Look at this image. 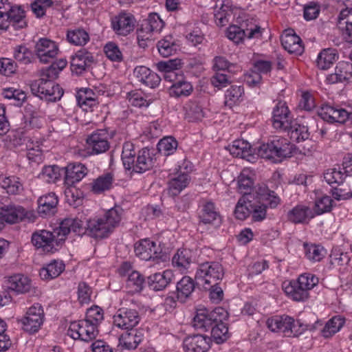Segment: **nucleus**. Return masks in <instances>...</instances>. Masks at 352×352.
<instances>
[{
	"instance_id": "f257e3e1",
	"label": "nucleus",
	"mask_w": 352,
	"mask_h": 352,
	"mask_svg": "<svg viewBox=\"0 0 352 352\" xmlns=\"http://www.w3.org/2000/svg\"><path fill=\"white\" fill-rule=\"evenodd\" d=\"M230 154L236 157H241L251 162L254 159L256 148L243 140H236L232 145L227 147ZM257 149V155L261 158L272 160L274 162H280L283 158L290 157L296 153V147L287 139L276 138L271 142L263 144Z\"/></svg>"
},
{
	"instance_id": "f03ea898",
	"label": "nucleus",
	"mask_w": 352,
	"mask_h": 352,
	"mask_svg": "<svg viewBox=\"0 0 352 352\" xmlns=\"http://www.w3.org/2000/svg\"><path fill=\"white\" fill-rule=\"evenodd\" d=\"M69 222L65 218L53 232L46 230L34 232L31 239L33 245L37 249H42L44 252H54L57 250L56 247L61 245L70 233Z\"/></svg>"
},
{
	"instance_id": "7ed1b4c3",
	"label": "nucleus",
	"mask_w": 352,
	"mask_h": 352,
	"mask_svg": "<svg viewBox=\"0 0 352 352\" xmlns=\"http://www.w3.org/2000/svg\"><path fill=\"white\" fill-rule=\"evenodd\" d=\"M47 72L43 69L41 71V78L32 81L30 86L32 93L42 100L48 102L59 100L63 95V89L54 80L55 78H48Z\"/></svg>"
},
{
	"instance_id": "20e7f679",
	"label": "nucleus",
	"mask_w": 352,
	"mask_h": 352,
	"mask_svg": "<svg viewBox=\"0 0 352 352\" xmlns=\"http://www.w3.org/2000/svg\"><path fill=\"white\" fill-rule=\"evenodd\" d=\"M67 221H71L69 222L71 225L69 226L70 232H74L80 236L87 234L93 238L102 239L109 234V228L104 226L101 218L87 220L85 222L78 217L67 218Z\"/></svg>"
},
{
	"instance_id": "39448f33",
	"label": "nucleus",
	"mask_w": 352,
	"mask_h": 352,
	"mask_svg": "<svg viewBox=\"0 0 352 352\" xmlns=\"http://www.w3.org/2000/svg\"><path fill=\"white\" fill-rule=\"evenodd\" d=\"M228 312L223 307H218L213 310L206 307L199 308L193 318L192 324L193 327L201 331H208L215 322L227 320Z\"/></svg>"
},
{
	"instance_id": "423d86ee",
	"label": "nucleus",
	"mask_w": 352,
	"mask_h": 352,
	"mask_svg": "<svg viewBox=\"0 0 352 352\" xmlns=\"http://www.w3.org/2000/svg\"><path fill=\"white\" fill-rule=\"evenodd\" d=\"M224 276L222 265L218 262H206L199 265L195 280L197 284L201 285L206 289V285H210L221 280Z\"/></svg>"
},
{
	"instance_id": "0eeeda50",
	"label": "nucleus",
	"mask_w": 352,
	"mask_h": 352,
	"mask_svg": "<svg viewBox=\"0 0 352 352\" xmlns=\"http://www.w3.org/2000/svg\"><path fill=\"white\" fill-rule=\"evenodd\" d=\"M134 252L140 259L153 260L157 263L164 262L167 258L166 254L162 252L160 245L147 239L137 242L134 245Z\"/></svg>"
},
{
	"instance_id": "6e6552de",
	"label": "nucleus",
	"mask_w": 352,
	"mask_h": 352,
	"mask_svg": "<svg viewBox=\"0 0 352 352\" xmlns=\"http://www.w3.org/2000/svg\"><path fill=\"white\" fill-rule=\"evenodd\" d=\"M98 329L85 319L71 322L67 330V335L74 340L79 339L84 342H90L96 338Z\"/></svg>"
},
{
	"instance_id": "1a4fd4ad",
	"label": "nucleus",
	"mask_w": 352,
	"mask_h": 352,
	"mask_svg": "<svg viewBox=\"0 0 352 352\" xmlns=\"http://www.w3.org/2000/svg\"><path fill=\"white\" fill-rule=\"evenodd\" d=\"M261 36V28L257 25L243 21L240 26L232 25L227 30V36L236 43L242 41L245 37L252 38Z\"/></svg>"
},
{
	"instance_id": "9d476101",
	"label": "nucleus",
	"mask_w": 352,
	"mask_h": 352,
	"mask_svg": "<svg viewBox=\"0 0 352 352\" xmlns=\"http://www.w3.org/2000/svg\"><path fill=\"white\" fill-rule=\"evenodd\" d=\"M43 321L44 311L42 306L38 303L30 307L26 315L21 319L23 329L30 333L37 332Z\"/></svg>"
},
{
	"instance_id": "9b49d317",
	"label": "nucleus",
	"mask_w": 352,
	"mask_h": 352,
	"mask_svg": "<svg viewBox=\"0 0 352 352\" xmlns=\"http://www.w3.org/2000/svg\"><path fill=\"white\" fill-rule=\"evenodd\" d=\"M140 316L135 309L120 308L113 316V324L118 328L129 330L134 329L140 321Z\"/></svg>"
},
{
	"instance_id": "f8f14e48",
	"label": "nucleus",
	"mask_w": 352,
	"mask_h": 352,
	"mask_svg": "<svg viewBox=\"0 0 352 352\" xmlns=\"http://www.w3.org/2000/svg\"><path fill=\"white\" fill-rule=\"evenodd\" d=\"M58 52L56 43L47 38H40L35 44L34 54L42 63H48L53 60Z\"/></svg>"
},
{
	"instance_id": "ddd939ff",
	"label": "nucleus",
	"mask_w": 352,
	"mask_h": 352,
	"mask_svg": "<svg viewBox=\"0 0 352 352\" xmlns=\"http://www.w3.org/2000/svg\"><path fill=\"white\" fill-rule=\"evenodd\" d=\"M164 25L158 14L151 13L148 18L143 20L140 27L137 30V35L144 39H151L154 32H160Z\"/></svg>"
},
{
	"instance_id": "4468645a",
	"label": "nucleus",
	"mask_w": 352,
	"mask_h": 352,
	"mask_svg": "<svg viewBox=\"0 0 352 352\" xmlns=\"http://www.w3.org/2000/svg\"><path fill=\"white\" fill-rule=\"evenodd\" d=\"M94 63L93 54L85 49H81L72 57L71 71L77 76L82 75L89 70Z\"/></svg>"
},
{
	"instance_id": "2eb2a0df",
	"label": "nucleus",
	"mask_w": 352,
	"mask_h": 352,
	"mask_svg": "<svg viewBox=\"0 0 352 352\" xmlns=\"http://www.w3.org/2000/svg\"><path fill=\"white\" fill-rule=\"evenodd\" d=\"M272 331L282 332L287 337L294 336L297 331L293 318L288 316H276L267 321Z\"/></svg>"
},
{
	"instance_id": "dca6fc26",
	"label": "nucleus",
	"mask_w": 352,
	"mask_h": 352,
	"mask_svg": "<svg viewBox=\"0 0 352 352\" xmlns=\"http://www.w3.org/2000/svg\"><path fill=\"white\" fill-rule=\"evenodd\" d=\"M294 120L285 102H278L273 111L272 124L276 129L286 131Z\"/></svg>"
},
{
	"instance_id": "f3484780",
	"label": "nucleus",
	"mask_w": 352,
	"mask_h": 352,
	"mask_svg": "<svg viewBox=\"0 0 352 352\" xmlns=\"http://www.w3.org/2000/svg\"><path fill=\"white\" fill-rule=\"evenodd\" d=\"M351 113L344 109L335 107L329 104L322 105L318 111V116L329 123H344L351 117Z\"/></svg>"
},
{
	"instance_id": "a211bd4d",
	"label": "nucleus",
	"mask_w": 352,
	"mask_h": 352,
	"mask_svg": "<svg viewBox=\"0 0 352 352\" xmlns=\"http://www.w3.org/2000/svg\"><path fill=\"white\" fill-rule=\"evenodd\" d=\"M346 8L339 15L338 28L344 37L352 43V0H343Z\"/></svg>"
},
{
	"instance_id": "6ab92c4d",
	"label": "nucleus",
	"mask_w": 352,
	"mask_h": 352,
	"mask_svg": "<svg viewBox=\"0 0 352 352\" xmlns=\"http://www.w3.org/2000/svg\"><path fill=\"white\" fill-rule=\"evenodd\" d=\"M211 338L201 334H195L186 337L183 342L186 352H207L210 348Z\"/></svg>"
},
{
	"instance_id": "aec40b11",
	"label": "nucleus",
	"mask_w": 352,
	"mask_h": 352,
	"mask_svg": "<svg viewBox=\"0 0 352 352\" xmlns=\"http://www.w3.org/2000/svg\"><path fill=\"white\" fill-rule=\"evenodd\" d=\"M134 75L138 81L153 89L157 87L161 81V78L156 73L145 66L136 67Z\"/></svg>"
},
{
	"instance_id": "412c9836",
	"label": "nucleus",
	"mask_w": 352,
	"mask_h": 352,
	"mask_svg": "<svg viewBox=\"0 0 352 352\" xmlns=\"http://www.w3.org/2000/svg\"><path fill=\"white\" fill-rule=\"evenodd\" d=\"M7 287L16 294H25L32 289L31 280L23 274H14L8 278Z\"/></svg>"
},
{
	"instance_id": "4be33fe9",
	"label": "nucleus",
	"mask_w": 352,
	"mask_h": 352,
	"mask_svg": "<svg viewBox=\"0 0 352 352\" xmlns=\"http://www.w3.org/2000/svg\"><path fill=\"white\" fill-rule=\"evenodd\" d=\"M85 170L86 168L81 164H70L63 168L62 173L65 183L72 186L80 181L87 174Z\"/></svg>"
},
{
	"instance_id": "5701e85b",
	"label": "nucleus",
	"mask_w": 352,
	"mask_h": 352,
	"mask_svg": "<svg viewBox=\"0 0 352 352\" xmlns=\"http://www.w3.org/2000/svg\"><path fill=\"white\" fill-rule=\"evenodd\" d=\"M174 278V274L170 270H165L162 273H155L148 277V284L154 291L163 290Z\"/></svg>"
},
{
	"instance_id": "b1692460",
	"label": "nucleus",
	"mask_w": 352,
	"mask_h": 352,
	"mask_svg": "<svg viewBox=\"0 0 352 352\" xmlns=\"http://www.w3.org/2000/svg\"><path fill=\"white\" fill-rule=\"evenodd\" d=\"M0 215L2 221L9 223H16L23 219L25 212L21 206L8 205L1 208Z\"/></svg>"
},
{
	"instance_id": "393cba45",
	"label": "nucleus",
	"mask_w": 352,
	"mask_h": 352,
	"mask_svg": "<svg viewBox=\"0 0 352 352\" xmlns=\"http://www.w3.org/2000/svg\"><path fill=\"white\" fill-rule=\"evenodd\" d=\"M352 76V63L349 62H340L335 69V73L329 75L327 80L334 84L349 80Z\"/></svg>"
},
{
	"instance_id": "a878e982",
	"label": "nucleus",
	"mask_w": 352,
	"mask_h": 352,
	"mask_svg": "<svg viewBox=\"0 0 352 352\" xmlns=\"http://www.w3.org/2000/svg\"><path fill=\"white\" fill-rule=\"evenodd\" d=\"M5 21L8 22V28L11 25L14 30L24 28L27 26V23L25 21V12L20 6H13L8 10L6 17Z\"/></svg>"
},
{
	"instance_id": "bb28decb",
	"label": "nucleus",
	"mask_w": 352,
	"mask_h": 352,
	"mask_svg": "<svg viewBox=\"0 0 352 352\" xmlns=\"http://www.w3.org/2000/svg\"><path fill=\"white\" fill-rule=\"evenodd\" d=\"M256 196L258 203H265L271 208H275L280 203V199L276 194L268 189L265 185H261L256 187Z\"/></svg>"
},
{
	"instance_id": "cd10ccee",
	"label": "nucleus",
	"mask_w": 352,
	"mask_h": 352,
	"mask_svg": "<svg viewBox=\"0 0 352 352\" xmlns=\"http://www.w3.org/2000/svg\"><path fill=\"white\" fill-rule=\"evenodd\" d=\"M281 44L289 54L300 55L304 52L301 38L296 34H285L281 36Z\"/></svg>"
},
{
	"instance_id": "c85d7f7f",
	"label": "nucleus",
	"mask_w": 352,
	"mask_h": 352,
	"mask_svg": "<svg viewBox=\"0 0 352 352\" xmlns=\"http://www.w3.org/2000/svg\"><path fill=\"white\" fill-rule=\"evenodd\" d=\"M112 27L117 34L126 36L133 30V18L126 14H121L112 21Z\"/></svg>"
},
{
	"instance_id": "c756f323",
	"label": "nucleus",
	"mask_w": 352,
	"mask_h": 352,
	"mask_svg": "<svg viewBox=\"0 0 352 352\" xmlns=\"http://www.w3.org/2000/svg\"><path fill=\"white\" fill-rule=\"evenodd\" d=\"M142 340V334L136 329L126 330L119 338V344L128 350L135 349Z\"/></svg>"
},
{
	"instance_id": "7c9ffc66",
	"label": "nucleus",
	"mask_w": 352,
	"mask_h": 352,
	"mask_svg": "<svg viewBox=\"0 0 352 352\" xmlns=\"http://www.w3.org/2000/svg\"><path fill=\"white\" fill-rule=\"evenodd\" d=\"M254 195H243L237 202L234 210V215L239 220L245 219L250 214Z\"/></svg>"
},
{
	"instance_id": "2f4dec72",
	"label": "nucleus",
	"mask_w": 352,
	"mask_h": 352,
	"mask_svg": "<svg viewBox=\"0 0 352 352\" xmlns=\"http://www.w3.org/2000/svg\"><path fill=\"white\" fill-rule=\"evenodd\" d=\"M199 219L204 224L219 225L221 221V216L216 210L214 204L210 201L204 205Z\"/></svg>"
},
{
	"instance_id": "473e14b6",
	"label": "nucleus",
	"mask_w": 352,
	"mask_h": 352,
	"mask_svg": "<svg viewBox=\"0 0 352 352\" xmlns=\"http://www.w3.org/2000/svg\"><path fill=\"white\" fill-rule=\"evenodd\" d=\"M62 261L53 260L41 269L39 275L42 279H53L58 277L65 270Z\"/></svg>"
},
{
	"instance_id": "72a5a7b5",
	"label": "nucleus",
	"mask_w": 352,
	"mask_h": 352,
	"mask_svg": "<svg viewBox=\"0 0 352 352\" xmlns=\"http://www.w3.org/2000/svg\"><path fill=\"white\" fill-rule=\"evenodd\" d=\"M0 186L10 195H18L23 190L19 178L15 176L0 175Z\"/></svg>"
},
{
	"instance_id": "f704fd0d",
	"label": "nucleus",
	"mask_w": 352,
	"mask_h": 352,
	"mask_svg": "<svg viewBox=\"0 0 352 352\" xmlns=\"http://www.w3.org/2000/svg\"><path fill=\"white\" fill-rule=\"evenodd\" d=\"M338 58L337 50L327 48L322 50L318 56L316 64L320 69H329Z\"/></svg>"
},
{
	"instance_id": "c9c22d12",
	"label": "nucleus",
	"mask_w": 352,
	"mask_h": 352,
	"mask_svg": "<svg viewBox=\"0 0 352 352\" xmlns=\"http://www.w3.org/2000/svg\"><path fill=\"white\" fill-rule=\"evenodd\" d=\"M153 158L150 154V150L144 148L139 151L134 171L139 173H144L150 169L153 166Z\"/></svg>"
},
{
	"instance_id": "e433bc0d",
	"label": "nucleus",
	"mask_w": 352,
	"mask_h": 352,
	"mask_svg": "<svg viewBox=\"0 0 352 352\" xmlns=\"http://www.w3.org/2000/svg\"><path fill=\"white\" fill-rule=\"evenodd\" d=\"M88 148L91 149V153L99 154L105 152L109 148L108 141L103 138L101 135L91 134L87 139Z\"/></svg>"
},
{
	"instance_id": "4c0bfd02",
	"label": "nucleus",
	"mask_w": 352,
	"mask_h": 352,
	"mask_svg": "<svg viewBox=\"0 0 352 352\" xmlns=\"http://www.w3.org/2000/svg\"><path fill=\"white\" fill-rule=\"evenodd\" d=\"M58 204V198L55 193L51 192L39 197L38 200V212L39 214H47L56 208Z\"/></svg>"
},
{
	"instance_id": "58836bf2",
	"label": "nucleus",
	"mask_w": 352,
	"mask_h": 352,
	"mask_svg": "<svg viewBox=\"0 0 352 352\" xmlns=\"http://www.w3.org/2000/svg\"><path fill=\"white\" fill-rule=\"evenodd\" d=\"M313 217L310 208L303 206H296L287 213L289 221L294 223H303L307 219Z\"/></svg>"
},
{
	"instance_id": "ea45409f",
	"label": "nucleus",
	"mask_w": 352,
	"mask_h": 352,
	"mask_svg": "<svg viewBox=\"0 0 352 352\" xmlns=\"http://www.w3.org/2000/svg\"><path fill=\"white\" fill-rule=\"evenodd\" d=\"M122 209L120 207H115L109 210L103 218H101L104 226L109 228L111 233L118 226L122 218Z\"/></svg>"
},
{
	"instance_id": "a19ab883",
	"label": "nucleus",
	"mask_w": 352,
	"mask_h": 352,
	"mask_svg": "<svg viewBox=\"0 0 352 352\" xmlns=\"http://www.w3.org/2000/svg\"><path fill=\"white\" fill-rule=\"evenodd\" d=\"M181 78H182L181 76ZM193 90L192 85L184 80L178 79L169 89V94L171 96L182 97L189 96Z\"/></svg>"
},
{
	"instance_id": "79ce46f5",
	"label": "nucleus",
	"mask_w": 352,
	"mask_h": 352,
	"mask_svg": "<svg viewBox=\"0 0 352 352\" xmlns=\"http://www.w3.org/2000/svg\"><path fill=\"white\" fill-rule=\"evenodd\" d=\"M195 289V283L193 280L189 276L183 277L177 283V298L184 300L189 297Z\"/></svg>"
},
{
	"instance_id": "37998d69",
	"label": "nucleus",
	"mask_w": 352,
	"mask_h": 352,
	"mask_svg": "<svg viewBox=\"0 0 352 352\" xmlns=\"http://www.w3.org/2000/svg\"><path fill=\"white\" fill-rule=\"evenodd\" d=\"M67 39L72 45L83 46L89 41V35L84 29L77 28L67 31Z\"/></svg>"
},
{
	"instance_id": "c03bdc74",
	"label": "nucleus",
	"mask_w": 352,
	"mask_h": 352,
	"mask_svg": "<svg viewBox=\"0 0 352 352\" xmlns=\"http://www.w3.org/2000/svg\"><path fill=\"white\" fill-rule=\"evenodd\" d=\"M189 181V176L186 173L179 175L173 178L168 183V191L171 196H177L185 188Z\"/></svg>"
},
{
	"instance_id": "a18cd8bd",
	"label": "nucleus",
	"mask_w": 352,
	"mask_h": 352,
	"mask_svg": "<svg viewBox=\"0 0 352 352\" xmlns=\"http://www.w3.org/2000/svg\"><path fill=\"white\" fill-rule=\"evenodd\" d=\"M344 324V318L337 316L330 319L322 330V335L324 338H330L340 331Z\"/></svg>"
},
{
	"instance_id": "49530a36",
	"label": "nucleus",
	"mask_w": 352,
	"mask_h": 352,
	"mask_svg": "<svg viewBox=\"0 0 352 352\" xmlns=\"http://www.w3.org/2000/svg\"><path fill=\"white\" fill-rule=\"evenodd\" d=\"M238 188L243 195H252V190L254 186V179L250 176V173L247 170H243L238 177Z\"/></svg>"
},
{
	"instance_id": "de8ad7c7",
	"label": "nucleus",
	"mask_w": 352,
	"mask_h": 352,
	"mask_svg": "<svg viewBox=\"0 0 352 352\" xmlns=\"http://www.w3.org/2000/svg\"><path fill=\"white\" fill-rule=\"evenodd\" d=\"M192 253L188 249H179L172 259L173 264L178 267L187 268L192 263Z\"/></svg>"
},
{
	"instance_id": "09e8293b",
	"label": "nucleus",
	"mask_w": 352,
	"mask_h": 352,
	"mask_svg": "<svg viewBox=\"0 0 352 352\" xmlns=\"http://www.w3.org/2000/svg\"><path fill=\"white\" fill-rule=\"evenodd\" d=\"M285 292L295 301H304L309 297V293L298 283H289L285 287Z\"/></svg>"
},
{
	"instance_id": "8fccbe9b",
	"label": "nucleus",
	"mask_w": 352,
	"mask_h": 352,
	"mask_svg": "<svg viewBox=\"0 0 352 352\" xmlns=\"http://www.w3.org/2000/svg\"><path fill=\"white\" fill-rule=\"evenodd\" d=\"M159 53L164 57L173 55L177 51V45L171 36H166L157 44Z\"/></svg>"
},
{
	"instance_id": "3c124183",
	"label": "nucleus",
	"mask_w": 352,
	"mask_h": 352,
	"mask_svg": "<svg viewBox=\"0 0 352 352\" xmlns=\"http://www.w3.org/2000/svg\"><path fill=\"white\" fill-rule=\"evenodd\" d=\"M286 131L289 133L290 138L298 142L307 140L309 136L307 126L299 124L295 121L292 124V127Z\"/></svg>"
},
{
	"instance_id": "603ef678",
	"label": "nucleus",
	"mask_w": 352,
	"mask_h": 352,
	"mask_svg": "<svg viewBox=\"0 0 352 352\" xmlns=\"http://www.w3.org/2000/svg\"><path fill=\"white\" fill-rule=\"evenodd\" d=\"M210 329L211 337L218 344L223 342L229 337L228 327L223 321L214 323Z\"/></svg>"
},
{
	"instance_id": "864d4df0",
	"label": "nucleus",
	"mask_w": 352,
	"mask_h": 352,
	"mask_svg": "<svg viewBox=\"0 0 352 352\" xmlns=\"http://www.w3.org/2000/svg\"><path fill=\"white\" fill-rule=\"evenodd\" d=\"M113 182V175L111 173H107L98 177L92 183V191L94 193L99 194L110 189Z\"/></svg>"
},
{
	"instance_id": "5fc2aeb1",
	"label": "nucleus",
	"mask_w": 352,
	"mask_h": 352,
	"mask_svg": "<svg viewBox=\"0 0 352 352\" xmlns=\"http://www.w3.org/2000/svg\"><path fill=\"white\" fill-rule=\"evenodd\" d=\"M14 57L23 64H29L34 60L35 54L25 45H21L14 48Z\"/></svg>"
},
{
	"instance_id": "6e6d98bb",
	"label": "nucleus",
	"mask_w": 352,
	"mask_h": 352,
	"mask_svg": "<svg viewBox=\"0 0 352 352\" xmlns=\"http://www.w3.org/2000/svg\"><path fill=\"white\" fill-rule=\"evenodd\" d=\"M144 278L138 272L133 271L126 279V287L131 292H139L143 288Z\"/></svg>"
},
{
	"instance_id": "4d7b16f0",
	"label": "nucleus",
	"mask_w": 352,
	"mask_h": 352,
	"mask_svg": "<svg viewBox=\"0 0 352 352\" xmlns=\"http://www.w3.org/2000/svg\"><path fill=\"white\" fill-rule=\"evenodd\" d=\"M177 141L173 137H165L157 144V150L165 156L173 154L177 148Z\"/></svg>"
},
{
	"instance_id": "13d9d810",
	"label": "nucleus",
	"mask_w": 352,
	"mask_h": 352,
	"mask_svg": "<svg viewBox=\"0 0 352 352\" xmlns=\"http://www.w3.org/2000/svg\"><path fill=\"white\" fill-rule=\"evenodd\" d=\"M131 147L132 144H124L122 153V160L126 169L133 170V171H134L135 152L133 149H131Z\"/></svg>"
},
{
	"instance_id": "bf43d9fd",
	"label": "nucleus",
	"mask_w": 352,
	"mask_h": 352,
	"mask_svg": "<svg viewBox=\"0 0 352 352\" xmlns=\"http://www.w3.org/2000/svg\"><path fill=\"white\" fill-rule=\"evenodd\" d=\"M243 94V88L241 86L232 85L226 92L225 104L231 107L239 101Z\"/></svg>"
},
{
	"instance_id": "052dcab7",
	"label": "nucleus",
	"mask_w": 352,
	"mask_h": 352,
	"mask_svg": "<svg viewBox=\"0 0 352 352\" xmlns=\"http://www.w3.org/2000/svg\"><path fill=\"white\" fill-rule=\"evenodd\" d=\"M232 14V11L228 6L222 5L214 13L216 24L220 27L226 25L229 22Z\"/></svg>"
},
{
	"instance_id": "680f3d73",
	"label": "nucleus",
	"mask_w": 352,
	"mask_h": 352,
	"mask_svg": "<svg viewBox=\"0 0 352 352\" xmlns=\"http://www.w3.org/2000/svg\"><path fill=\"white\" fill-rule=\"evenodd\" d=\"M346 176L344 172L336 168L329 169L324 174V178L329 184L340 185L344 182Z\"/></svg>"
},
{
	"instance_id": "e2e57ef3",
	"label": "nucleus",
	"mask_w": 352,
	"mask_h": 352,
	"mask_svg": "<svg viewBox=\"0 0 352 352\" xmlns=\"http://www.w3.org/2000/svg\"><path fill=\"white\" fill-rule=\"evenodd\" d=\"M62 170L63 168L56 165L45 166L42 170V177L48 182H55L61 176H63Z\"/></svg>"
},
{
	"instance_id": "0e129e2a",
	"label": "nucleus",
	"mask_w": 352,
	"mask_h": 352,
	"mask_svg": "<svg viewBox=\"0 0 352 352\" xmlns=\"http://www.w3.org/2000/svg\"><path fill=\"white\" fill-rule=\"evenodd\" d=\"M85 320L98 328L99 323L103 320L102 309L98 306L91 307L87 311Z\"/></svg>"
},
{
	"instance_id": "69168bd1",
	"label": "nucleus",
	"mask_w": 352,
	"mask_h": 352,
	"mask_svg": "<svg viewBox=\"0 0 352 352\" xmlns=\"http://www.w3.org/2000/svg\"><path fill=\"white\" fill-rule=\"evenodd\" d=\"M107 57L112 61L120 62L122 60V54L118 46L112 42L105 45L104 47Z\"/></svg>"
},
{
	"instance_id": "338daca9",
	"label": "nucleus",
	"mask_w": 352,
	"mask_h": 352,
	"mask_svg": "<svg viewBox=\"0 0 352 352\" xmlns=\"http://www.w3.org/2000/svg\"><path fill=\"white\" fill-rule=\"evenodd\" d=\"M333 199L329 196H323L316 201L314 210L317 214L329 212L332 207Z\"/></svg>"
},
{
	"instance_id": "774afa93",
	"label": "nucleus",
	"mask_w": 352,
	"mask_h": 352,
	"mask_svg": "<svg viewBox=\"0 0 352 352\" xmlns=\"http://www.w3.org/2000/svg\"><path fill=\"white\" fill-rule=\"evenodd\" d=\"M350 258L346 252H333L330 255V264L334 267L346 266Z\"/></svg>"
}]
</instances>
